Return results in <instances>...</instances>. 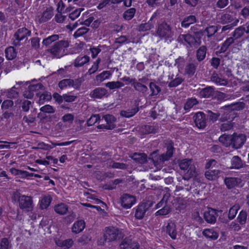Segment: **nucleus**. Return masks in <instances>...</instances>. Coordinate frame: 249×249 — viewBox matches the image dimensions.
<instances>
[{
    "instance_id": "nucleus-14",
    "label": "nucleus",
    "mask_w": 249,
    "mask_h": 249,
    "mask_svg": "<svg viewBox=\"0 0 249 249\" xmlns=\"http://www.w3.org/2000/svg\"><path fill=\"white\" fill-rule=\"evenodd\" d=\"M122 249H138V244L136 242H132L131 240L128 238L125 239L120 244Z\"/></svg>"
},
{
    "instance_id": "nucleus-39",
    "label": "nucleus",
    "mask_w": 249,
    "mask_h": 249,
    "mask_svg": "<svg viewBox=\"0 0 249 249\" xmlns=\"http://www.w3.org/2000/svg\"><path fill=\"white\" fill-rule=\"evenodd\" d=\"M182 37L184 38L185 41L189 43L190 45H194L195 44H199V42L196 41L193 36L190 35H182Z\"/></svg>"
},
{
    "instance_id": "nucleus-34",
    "label": "nucleus",
    "mask_w": 249,
    "mask_h": 249,
    "mask_svg": "<svg viewBox=\"0 0 249 249\" xmlns=\"http://www.w3.org/2000/svg\"><path fill=\"white\" fill-rule=\"evenodd\" d=\"M135 12V9L133 8H131L124 13L123 17L126 20H130L133 18Z\"/></svg>"
},
{
    "instance_id": "nucleus-17",
    "label": "nucleus",
    "mask_w": 249,
    "mask_h": 249,
    "mask_svg": "<svg viewBox=\"0 0 249 249\" xmlns=\"http://www.w3.org/2000/svg\"><path fill=\"white\" fill-rule=\"evenodd\" d=\"M245 163L238 156H234L231 160V168L239 169L244 165Z\"/></svg>"
},
{
    "instance_id": "nucleus-4",
    "label": "nucleus",
    "mask_w": 249,
    "mask_h": 249,
    "mask_svg": "<svg viewBox=\"0 0 249 249\" xmlns=\"http://www.w3.org/2000/svg\"><path fill=\"white\" fill-rule=\"evenodd\" d=\"M246 140L245 135L242 134H233L232 135L231 146L235 149L240 148L244 144Z\"/></svg>"
},
{
    "instance_id": "nucleus-58",
    "label": "nucleus",
    "mask_w": 249,
    "mask_h": 249,
    "mask_svg": "<svg viewBox=\"0 0 249 249\" xmlns=\"http://www.w3.org/2000/svg\"><path fill=\"white\" fill-rule=\"evenodd\" d=\"M217 27L214 26H211L206 29V32L208 36H210L213 35L217 31Z\"/></svg>"
},
{
    "instance_id": "nucleus-47",
    "label": "nucleus",
    "mask_w": 249,
    "mask_h": 249,
    "mask_svg": "<svg viewBox=\"0 0 249 249\" xmlns=\"http://www.w3.org/2000/svg\"><path fill=\"white\" fill-rule=\"evenodd\" d=\"M138 111V109L137 107L133 108L130 112H127L125 111H122L121 115L125 117H131L133 116L136 112Z\"/></svg>"
},
{
    "instance_id": "nucleus-48",
    "label": "nucleus",
    "mask_w": 249,
    "mask_h": 249,
    "mask_svg": "<svg viewBox=\"0 0 249 249\" xmlns=\"http://www.w3.org/2000/svg\"><path fill=\"white\" fill-rule=\"evenodd\" d=\"M150 88L152 94L154 95H157L160 90V88L154 83H151L150 84Z\"/></svg>"
},
{
    "instance_id": "nucleus-23",
    "label": "nucleus",
    "mask_w": 249,
    "mask_h": 249,
    "mask_svg": "<svg viewBox=\"0 0 249 249\" xmlns=\"http://www.w3.org/2000/svg\"><path fill=\"white\" fill-rule=\"evenodd\" d=\"M107 94V91L105 89L97 88L92 91L91 96L93 98L100 99L105 96Z\"/></svg>"
},
{
    "instance_id": "nucleus-12",
    "label": "nucleus",
    "mask_w": 249,
    "mask_h": 249,
    "mask_svg": "<svg viewBox=\"0 0 249 249\" xmlns=\"http://www.w3.org/2000/svg\"><path fill=\"white\" fill-rule=\"evenodd\" d=\"M31 32L28 30L26 28H22L18 30L15 34V37L16 40L18 41L23 40L28 36H30Z\"/></svg>"
},
{
    "instance_id": "nucleus-53",
    "label": "nucleus",
    "mask_w": 249,
    "mask_h": 249,
    "mask_svg": "<svg viewBox=\"0 0 249 249\" xmlns=\"http://www.w3.org/2000/svg\"><path fill=\"white\" fill-rule=\"evenodd\" d=\"M182 81V78L180 77L176 78L174 80L170 82L169 83V86L170 87H174L178 86L179 85Z\"/></svg>"
},
{
    "instance_id": "nucleus-46",
    "label": "nucleus",
    "mask_w": 249,
    "mask_h": 249,
    "mask_svg": "<svg viewBox=\"0 0 249 249\" xmlns=\"http://www.w3.org/2000/svg\"><path fill=\"white\" fill-rule=\"evenodd\" d=\"M100 62V59H98L92 65L91 68L89 69L88 72L89 74L94 73L99 68V64Z\"/></svg>"
},
{
    "instance_id": "nucleus-64",
    "label": "nucleus",
    "mask_w": 249,
    "mask_h": 249,
    "mask_svg": "<svg viewBox=\"0 0 249 249\" xmlns=\"http://www.w3.org/2000/svg\"><path fill=\"white\" fill-rule=\"evenodd\" d=\"M208 116L211 120H212L213 122H214L217 120L218 117V115L216 113L210 112L208 115Z\"/></svg>"
},
{
    "instance_id": "nucleus-63",
    "label": "nucleus",
    "mask_w": 249,
    "mask_h": 249,
    "mask_svg": "<svg viewBox=\"0 0 249 249\" xmlns=\"http://www.w3.org/2000/svg\"><path fill=\"white\" fill-rule=\"evenodd\" d=\"M39 40L37 37L33 38L31 40V43L33 47L34 48H38L39 46Z\"/></svg>"
},
{
    "instance_id": "nucleus-29",
    "label": "nucleus",
    "mask_w": 249,
    "mask_h": 249,
    "mask_svg": "<svg viewBox=\"0 0 249 249\" xmlns=\"http://www.w3.org/2000/svg\"><path fill=\"white\" fill-rule=\"evenodd\" d=\"M67 206L63 203L59 204L54 207V211L57 213L60 214H65L68 211Z\"/></svg>"
},
{
    "instance_id": "nucleus-20",
    "label": "nucleus",
    "mask_w": 249,
    "mask_h": 249,
    "mask_svg": "<svg viewBox=\"0 0 249 249\" xmlns=\"http://www.w3.org/2000/svg\"><path fill=\"white\" fill-rule=\"evenodd\" d=\"M85 227V223L83 220H80L75 222L72 227V231L74 233H79L82 231Z\"/></svg>"
},
{
    "instance_id": "nucleus-56",
    "label": "nucleus",
    "mask_w": 249,
    "mask_h": 249,
    "mask_svg": "<svg viewBox=\"0 0 249 249\" xmlns=\"http://www.w3.org/2000/svg\"><path fill=\"white\" fill-rule=\"evenodd\" d=\"M76 96L70 94H64L63 95V101L67 102H71L75 100Z\"/></svg>"
},
{
    "instance_id": "nucleus-9",
    "label": "nucleus",
    "mask_w": 249,
    "mask_h": 249,
    "mask_svg": "<svg viewBox=\"0 0 249 249\" xmlns=\"http://www.w3.org/2000/svg\"><path fill=\"white\" fill-rule=\"evenodd\" d=\"M225 182L229 188H232L236 186H242V181L241 178H229L225 179Z\"/></svg>"
},
{
    "instance_id": "nucleus-11",
    "label": "nucleus",
    "mask_w": 249,
    "mask_h": 249,
    "mask_svg": "<svg viewBox=\"0 0 249 249\" xmlns=\"http://www.w3.org/2000/svg\"><path fill=\"white\" fill-rule=\"evenodd\" d=\"M202 234L207 239L211 240L217 239L219 234L214 229H205L202 231Z\"/></svg>"
},
{
    "instance_id": "nucleus-16",
    "label": "nucleus",
    "mask_w": 249,
    "mask_h": 249,
    "mask_svg": "<svg viewBox=\"0 0 249 249\" xmlns=\"http://www.w3.org/2000/svg\"><path fill=\"white\" fill-rule=\"evenodd\" d=\"M52 201V197L50 195H44L39 200V206L41 209H45L49 207Z\"/></svg>"
},
{
    "instance_id": "nucleus-35",
    "label": "nucleus",
    "mask_w": 249,
    "mask_h": 249,
    "mask_svg": "<svg viewBox=\"0 0 249 249\" xmlns=\"http://www.w3.org/2000/svg\"><path fill=\"white\" fill-rule=\"evenodd\" d=\"M240 209V206L238 204H235L229 210V217L232 219L236 215L238 211Z\"/></svg>"
},
{
    "instance_id": "nucleus-21",
    "label": "nucleus",
    "mask_w": 249,
    "mask_h": 249,
    "mask_svg": "<svg viewBox=\"0 0 249 249\" xmlns=\"http://www.w3.org/2000/svg\"><path fill=\"white\" fill-rule=\"evenodd\" d=\"M58 85L61 89L70 87H72L74 88H77L78 87V85L74 84L73 80L68 79L61 80L59 83Z\"/></svg>"
},
{
    "instance_id": "nucleus-2",
    "label": "nucleus",
    "mask_w": 249,
    "mask_h": 249,
    "mask_svg": "<svg viewBox=\"0 0 249 249\" xmlns=\"http://www.w3.org/2000/svg\"><path fill=\"white\" fill-rule=\"evenodd\" d=\"M13 197L15 200L18 198L19 205L21 209L29 211L33 207V202L31 197L24 195L19 196L18 193H15Z\"/></svg>"
},
{
    "instance_id": "nucleus-43",
    "label": "nucleus",
    "mask_w": 249,
    "mask_h": 249,
    "mask_svg": "<svg viewBox=\"0 0 249 249\" xmlns=\"http://www.w3.org/2000/svg\"><path fill=\"white\" fill-rule=\"evenodd\" d=\"M247 213L244 211H241L238 216V221L241 225H244L246 222L247 220Z\"/></svg>"
},
{
    "instance_id": "nucleus-18",
    "label": "nucleus",
    "mask_w": 249,
    "mask_h": 249,
    "mask_svg": "<svg viewBox=\"0 0 249 249\" xmlns=\"http://www.w3.org/2000/svg\"><path fill=\"white\" fill-rule=\"evenodd\" d=\"M166 232L173 239L176 238L177 231L174 223L170 222L168 224L166 227Z\"/></svg>"
},
{
    "instance_id": "nucleus-36",
    "label": "nucleus",
    "mask_w": 249,
    "mask_h": 249,
    "mask_svg": "<svg viewBox=\"0 0 249 249\" xmlns=\"http://www.w3.org/2000/svg\"><path fill=\"white\" fill-rule=\"evenodd\" d=\"M196 104L197 101L196 99H190L186 102L184 107V109L186 112H187L191 107Z\"/></svg>"
},
{
    "instance_id": "nucleus-31",
    "label": "nucleus",
    "mask_w": 249,
    "mask_h": 249,
    "mask_svg": "<svg viewBox=\"0 0 249 249\" xmlns=\"http://www.w3.org/2000/svg\"><path fill=\"white\" fill-rule=\"evenodd\" d=\"M196 21V19L195 16H190L186 18L183 20L181 23V25L182 27L185 28H187L189 27V26L195 23Z\"/></svg>"
},
{
    "instance_id": "nucleus-59",
    "label": "nucleus",
    "mask_w": 249,
    "mask_h": 249,
    "mask_svg": "<svg viewBox=\"0 0 249 249\" xmlns=\"http://www.w3.org/2000/svg\"><path fill=\"white\" fill-rule=\"evenodd\" d=\"M65 16L62 15L61 13H58L55 16V19L57 22H63L65 20Z\"/></svg>"
},
{
    "instance_id": "nucleus-38",
    "label": "nucleus",
    "mask_w": 249,
    "mask_h": 249,
    "mask_svg": "<svg viewBox=\"0 0 249 249\" xmlns=\"http://www.w3.org/2000/svg\"><path fill=\"white\" fill-rule=\"evenodd\" d=\"M52 98L51 93L45 92L39 96V102L40 104H43L46 101H50Z\"/></svg>"
},
{
    "instance_id": "nucleus-57",
    "label": "nucleus",
    "mask_w": 249,
    "mask_h": 249,
    "mask_svg": "<svg viewBox=\"0 0 249 249\" xmlns=\"http://www.w3.org/2000/svg\"><path fill=\"white\" fill-rule=\"evenodd\" d=\"M232 126L231 121H228L221 125V129L222 131H226L231 129Z\"/></svg>"
},
{
    "instance_id": "nucleus-52",
    "label": "nucleus",
    "mask_w": 249,
    "mask_h": 249,
    "mask_svg": "<svg viewBox=\"0 0 249 249\" xmlns=\"http://www.w3.org/2000/svg\"><path fill=\"white\" fill-rule=\"evenodd\" d=\"M40 110L42 112L48 113H52L54 112V109L53 107L50 105H45L40 108Z\"/></svg>"
},
{
    "instance_id": "nucleus-32",
    "label": "nucleus",
    "mask_w": 249,
    "mask_h": 249,
    "mask_svg": "<svg viewBox=\"0 0 249 249\" xmlns=\"http://www.w3.org/2000/svg\"><path fill=\"white\" fill-rule=\"evenodd\" d=\"M106 86L110 89H114L121 88L124 86L123 83L120 81L109 82L106 83Z\"/></svg>"
},
{
    "instance_id": "nucleus-45",
    "label": "nucleus",
    "mask_w": 249,
    "mask_h": 249,
    "mask_svg": "<svg viewBox=\"0 0 249 249\" xmlns=\"http://www.w3.org/2000/svg\"><path fill=\"white\" fill-rule=\"evenodd\" d=\"M100 119L99 115H93L87 121V124L89 126H91L96 123Z\"/></svg>"
},
{
    "instance_id": "nucleus-6",
    "label": "nucleus",
    "mask_w": 249,
    "mask_h": 249,
    "mask_svg": "<svg viewBox=\"0 0 249 249\" xmlns=\"http://www.w3.org/2000/svg\"><path fill=\"white\" fill-rule=\"evenodd\" d=\"M105 236L108 241L116 240L121 237V232L115 228L110 227L106 229Z\"/></svg>"
},
{
    "instance_id": "nucleus-22",
    "label": "nucleus",
    "mask_w": 249,
    "mask_h": 249,
    "mask_svg": "<svg viewBox=\"0 0 249 249\" xmlns=\"http://www.w3.org/2000/svg\"><path fill=\"white\" fill-rule=\"evenodd\" d=\"M220 171L217 170H208L205 172V176L207 179L213 180L217 178L219 176Z\"/></svg>"
},
{
    "instance_id": "nucleus-28",
    "label": "nucleus",
    "mask_w": 249,
    "mask_h": 249,
    "mask_svg": "<svg viewBox=\"0 0 249 249\" xmlns=\"http://www.w3.org/2000/svg\"><path fill=\"white\" fill-rule=\"evenodd\" d=\"M6 57L9 60H12L16 57L17 53L13 47H9L5 51Z\"/></svg>"
},
{
    "instance_id": "nucleus-60",
    "label": "nucleus",
    "mask_w": 249,
    "mask_h": 249,
    "mask_svg": "<svg viewBox=\"0 0 249 249\" xmlns=\"http://www.w3.org/2000/svg\"><path fill=\"white\" fill-rule=\"evenodd\" d=\"M53 98L59 104L63 102V95L62 96L57 93H55L53 94Z\"/></svg>"
},
{
    "instance_id": "nucleus-10",
    "label": "nucleus",
    "mask_w": 249,
    "mask_h": 249,
    "mask_svg": "<svg viewBox=\"0 0 249 249\" xmlns=\"http://www.w3.org/2000/svg\"><path fill=\"white\" fill-rule=\"evenodd\" d=\"M204 217L205 220L210 223H213L215 222L217 214L215 210L213 209H208L204 214Z\"/></svg>"
},
{
    "instance_id": "nucleus-13",
    "label": "nucleus",
    "mask_w": 249,
    "mask_h": 249,
    "mask_svg": "<svg viewBox=\"0 0 249 249\" xmlns=\"http://www.w3.org/2000/svg\"><path fill=\"white\" fill-rule=\"evenodd\" d=\"M72 141H68L65 142H54L52 143L51 145H49L48 144H45L44 143H41L39 144V146L40 148L43 149L44 150H49L53 148V147L56 146H67L71 144L72 143Z\"/></svg>"
},
{
    "instance_id": "nucleus-41",
    "label": "nucleus",
    "mask_w": 249,
    "mask_h": 249,
    "mask_svg": "<svg viewBox=\"0 0 249 249\" xmlns=\"http://www.w3.org/2000/svg\"><path fill=\"white\" fill-rule=\"evenodd\" d=\"M10 172L12 174L14 175H18L19 176H20L21 177H27L28 175H30L29 173H28L26 171H23L21 170H18L15 168H11L10 169Z\"/></svg>"
},
{
    "instance_id": "nucleus-27",
    "label": "nucleus",
    "mask_w": 249,
    "mask_h": 249,
    "mask_svg": "<svg viewBox=\"0 0 249 249\" xmlns=\"http://www.w3.org/2000/svg\"><path fill=\"white\" fill-rule=\"evenodd\" d=\"M219 140L225 146L231 145L232 135H222L219 137Z\"/></svg>"
},
{
    "instance_id": "nucleus-15",
    "label": "nucleus",
    "mask_w": 249,
    "mask_h": 249,
    "mask_svg": "<svg viewBox=\"0 0 249 249\" xmlns=\"http://www.w3.org/2000/svg\"><path fill=\"white\" fill-rule=\"evenodd\" d=\"M148 209V207L146 204L142 203L139 205L136 211L135 216L137 219H142L145 212Z\"/></svg>"
},
{
    "instance_id": "nucleus-3",
    "label": "nucleus",
    "mask_w": 249,
    "mask_h": 249,
    "mask_svg": "<svg viewBox=\"0 0 249 249\" xmlns=\"http://www.w3.org/2000/svg\"><path fill=\"white\" fill-rule=\"evenodd\" d=\"M157 34L160 37H164L167 40L169 39L171 42V38H173V33L171 31L169 25L163 23L159 26Z\"/></svg>"
},
{
    "instance_id": "nucleus-30",
    "label": "nucleus",
    "mask_w": 249,
    "mask_h": 249,
    "mask_svg": "<svg viewBox=\"0 0 249 249\" xmlns=\"http://www.w3.org/2000/svg\"><path fill=\"white\" fill-rule=\"evenodd\" d=\"M132 158L134 160L141 163L146 160V155L143 153H135Z\"/></svg>"
},
{
    "instance_id": "nucleus-54",
    "label": "nucleus",
    "mask_w": 249,
    "mask_h": 249,
    "mask_svg": "<svg viewBox=\"0 0 249 249\" xmlns=\"http://www.w3.org/2000/svg\"><path fill=\"white\" fill-rule=\"evenodd\" d=\"M169 196H170L169 194L168 193H166V194H165L163 198L160 201V202L157 204V208H159L160 207H162V206H164V205H165L167 203L168 199L169 197Z\"/></svg>"
},
{
    "instance_id": "nucleus-26",
    "label": "nucleus",
    "mask_w": 249,
    "mask_h": 249,
    "mask_svg": "<svg viewBox=\"0 0 249 249\" xmlns=\"http://www.w3.org/2000/svg\"><path fill=\"white\" fill-rule=\"evenodd\" d=\"M173 153V146L170 144L167 147V151L165 154L161 155L160 157V160L164 161L168 160L172 156Z\"/></svg>"
},
{
    "instance_id": "nucleus-61",
    "label": "nucleus",
    "mask_w": 249,
    "mask_h": 249,
    "mask_svg": "<svg viewBox=\"0 0 249 249\" xmlns=\"http://www.w3.org/2000/svg\"><path fill=\"white\" fill-rule=\"evenodd\" d=\"M16 89L15 86H14L9 91L8 96L9 98H15L18 94V92L15 90Z\"/></svg>"
},
{
    "instance_id": "nucleus-49",
    "label": "nucleus",
    "mask_w": 249,
    "mask_h": 249,
    "mask_svg": "<svg viewBox=\"0 0 249 249\" xmlns=\"http://www.w3.org/2000/svg\"><path fill=\"white\" fill-rule=\"evenodd\" d=\"M88 31V29L85 27H82L79 28L74 33V35L75 37H77L83 35L87 33Z\"/></svg>"
},
{
    "instance_id": "nucleus-5",
    "label": "nucleus",
    "mask_w": 249,
    "mask_h": 249,
    "mask_svg": "<svg viewBox=\"0 0 249 249\" xmlns=\"http://www.w3.org/2000/svg\"><path fill=\"white\" fill-rule=\"evenodd\" d=\"M135 203L136 198L133 196L124 194L121 198V205L125 209L130 208Z\"/></svg>"
},
{
    "instance_id": "nucleus-37",
    "label": "nucleus",
    "mask_w": 249,
    "mask_h": 249,
    "mask_svg": "<svg viewBox=\"0 0 249 249\" xmlns=\"http://www.w3.org/2000/svg\"><path fill=\"white\" fill-rule=\"evenodd\" d=\"M206 48L204 46L201 47L197 52V58L199 61L203 60L206 55Z\"/></svg>"
},
{
    "instance_id": "nucleus-1",
    "label": "nucleus",
    "mask_w": 249,
    "mask_h": 249,
    "mask_svg": "<svg viewBox=\"0 0 249 249\" xmlns=\"http://www.w3.org/2000/svg\"><path fill=\"white\" fill-rule=\"evenodd\" d=\"M179 167L183 173L184 174L183 178L187 179L195 175L196 168L193 161L190 160H183L179 164Z\"/></svg>"
},
{
    "instance_id": "nucleus-33",
    "label": "nucleus",
    "mask_w": 249,
    "mask_h": 249,
    "mask_svg": "<svg viewBox=\"0 0 249 249\" xmlns=\"http://www.w3.org/2000/svg\"><path fill=\"white\" fill-rule=\"evenodd\" d=\"M55 243L58 246L69 248L72 246L73 241L71 239H69L64 241H61L60 240H56Z\"/></svg>"
},
{
    "instance_id": "nucleus-50",
    "label": "nucleus",
    "mask_w": 249,
    "mask_h": 249,
    "mask_svg": "<svg viewBox=\"0 0 249 249\" xmlns=\"http://www.w3.org/2000/svg\"><path fill=\"white\" fill-rule=\"evenodd\" d=\"M213 92V90L209 88H206L202 90L200 92V94L203 97H209L210 96Z\"/></svg>"
},
{
    "instance_id": "nucleus-44",
    "label": "nucleus",
    "mask_w": 249,
    "mask_h": 249,
    "mask_svg": "<svg viewBox=\"0 0 249 249\" xmlns=\"http://www.w3.org/2000/svg\"><path fill=\"white\" fill-rule=\"evenodd\" d=\"M53 16V13L51 10H47L43 12L42 16L41 18V21L44 22L50 19Z\"/></svg>"
},
{
    "instance_id": "nucleus-19",
    "label": "nucleus",
    "mask_w": 249,
    "mask_h": 249,
    "mask_svg": "<svg viewBox=\"0 0 249 249\" xmlns=\"http://www.w3.org/2000/svg\"><path fill=\"white\" fill-rule=\"evenodd\" d=\"M51 53L56 58H60L64 54L63 48L60 47L57 44L51 50Z\"/></svg>"
},
{
    "instance_id": "nucleus-55",
    "label": "nucleus",
    "mask_w": 249,
    "mask_h": 249,
    "mask_svg": "<svg viewBox=\"0 0 249 249\" xmlns=\"http://www.w3.org/2000/svg\"><path fill=\"white\" fill-rule=\"evenodd\" d=\"M82 11L81 9H78L75 10L73 12H71L70 15L69 17L72 20H74L76 18H77L80 14L81 12Z\"/></svg>"
},
{
    "instance_id": "nucleus-25",
    "label": "nucleus",
    "mask_w": 249,
    "mask_h": 249,
    "mask_svg": "<svg viewBox=\"0 0 249 249\" xmlns=\"http://www.w3.org/2000/svg\"><path fill=\"white\" fill-rule=\"evenodd\" d=\"M89 58L88 56H79L77 57L74 62L75 67H81L89 61Z\"/></svg>"
},
{
    "instance_id": "nucleus-62",
    "label": "nucleus",
    "mask_w": 249,
    "mask_h": 249,
    "mask_svg": "<svg viewBox=\"0 0 249 249\" xmlns=\"http://www.w3.org/2000/svg\"><path fill=\"white\" fill-rule=\"evenodd\" d=\"M31 104V102L28 100L24 101L22 105V109L24 111H28L29 109V107Z\"/></svg>"
},
{
    "instance_id": "nucleus-51",
    "label": "nucleus",
    "mask_w": 249,
    "mask_h": 249,
    "mask_svg": "<svg viewBox=\"0 0 249 249\" xmlns=\"http://www.w3.org/2000/svg\"><path fill=\"white\" fill-rule=\"evenodd\" d=\"M13 106V102L10 100L4 101L1 105V108L3 110L9 109Z\"/></svg>"
},
{
    "instance_id": "nucleus-7",
    "label": "nucleus",
    "mask_w": 249,
    "mask_h": 249,
    "mask_svg": "<svg viewBox=\"0 0 249 249\" xmlns=\"http://www.w3.org/2000/svg\"><path fill=\"white\" fill-rule=\"evenodd\" d=\"M106 124H101L98 126V129H112L115 126V118L111 115H106L104 116Z\"/></svg>"
},
{
    "instance_id": "nucleus-42",
    "label": "nucleus",
    "mask_w": 249,
    "mask_h": 249,
    "mask_svg": "<svg viewBox=\"0 0 249 249\" xmlns=\"http://www.w3.org/2000/svg\"><path fill=\"white\" fill-rule=\"evenodd\" d=\"M171 211L170 207L168 205H165L163 207L156 212V215H165L169 213Z\"/></svg>"
},
{
    "instance_id": "nucleus-24",
    "label": "nucleus",
    "mask_w": 249,
    "mask_h": 249,
    "mask_svg": "<svg viewBox=\"0 0 249 249\" xmlns=\"http://www.w3.org/2000/svg\"><path fill=\"white\" fill-rule=\"evenodd\" d=\"M112 75V72L108 71H103L96 77L97 82L101 83L104 80L110 79Z\"/></svg>"
},
{
    "instance_id": "nucleus-40",
    "label": "nucleus",
    "mask_w": 249,
    "mask_h": 249,
    "mask_svg": "<svg viewBox=\"0 0 249 249\" xmlns=\"http://www.w3.org/2000/svg\"><path fill=\"white\" fill-rule=\"evenodd\" d=\"M58 39V36L57 35L51 36L43 40V44L44 45H49L53 42Z\"/></svg>"
},
{
    "instance_id": "nucleus-8",
    "label": "nucleus",
    "mask_w": 249,
    "mask_h": 249,
    "mask_svg": "<svg viewBox=\"0 0 249 249\" xmlns=\"http://www.w3.org/2000/svg\"><path fill=\"white\" fill-rule=\"evenodd\" d=\"M196 126L199 128H203L206 125L204 114L201 112L196 113L194 116Z\"/></svg>"
}]
</instances>
